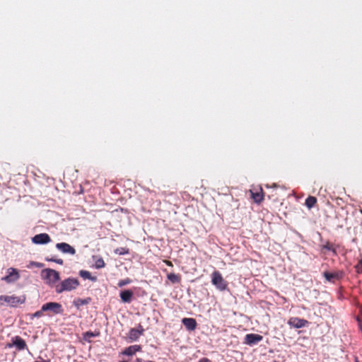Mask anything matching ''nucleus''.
Returning <instances> with one entry per match:
<instances>
[{
  "instance_id": "35",
  "label": "nucleus",
  "mask_w": 362,
  "mask_h": 362,
  "mask_svg": "<svg viewBox=\"0 0 362 362\" xmlns=\"http://www.w3.org/2000/svg\"><path fill=\"white\" fill-rule=\"evenodd\" d=\"M134 362H153L152 361H143L141 358H136Z\"/></svg>"
},
{
  "instance_id": "31",
  "label": "nucleus",
  "mask_w": 362,
  "mask_h": 362,
  "mask_svg": "<svg viewBox=\"0 0 362 362\" xmlns=\"http://www.w3.org/2000/svg\"><path fill=\"white\" fill-rule=\"evenodd\" d=\"M54 262L60 265H62L64 264V261L62 259H56Z\"/></svg>"
},
{
  "instance_id": "21",
  "label": "nucleus",
  "mask_w": 362,
  "mask_h": 362,
  "mask_svg": "<svg viewBox=\"0 0 362 362\" xmlns=\"http://www.w3.org/2000/svg\"><path fill=\"white\" fill-rule=\"evenodd\" d=\"M317 202V199L315 197L309 196L305 202V206L308 209L313 208Z\"/></svg>"
},
{
  "instance_id": "4",
  "label": "nucleus",
  "mask_w": 362,
  "mask_h": 362,
  "mask_svg": "<svg viewBox=\"0 0 362 362\" xmlns=\"http://www.w3.org/2000/svg\"><path fill=\"white\" fill-rule=\"evenodd\" d=\"M42 311L50 312L53 315H62L64 309L59 303L48 302L42 305Z\"/></svg>"
},
{
  "instance_id": "11",
  "label": "nucleus",
  "mask_w": 362,
  "mask_h": 362,
  "mask_svg": "<svg viewBox=\"0 0 362 362\" xmlns=\"http://www.w3.org/2000/svg\"><path fill=\"white\" fill-rule=\"evenodd\" d=\"M245 343L248 345H254L257 344L259 341H261L263 339L262 335L257 334H247L245 336Z\"/></svg>"
},
{
  "instance_id": "34",
  "label": "nucleus",
  "mask_w": 362,
  "mask_h": 362,
  "mask_svg": "<svg viewBox=\"0 0 362 362\" xmlns=\"http://www.w3.org/2000/svg\"><path fill=\"white\" fill-rule=\"evenodd\" d=\"M45 260L47 261V262H54L55 260H56V258H54V257H46L45 258Z\"/></svg>"
},
{
  "instance_id": "16",
  "label": "nucleus",
  "mask_w": 362,
  "mask_h": 362,
  "mask_svg": "<svg viewBox=\"0 0 362 362\" xmlns=\"http://www.w3.org/2000/svg\"><path fill=\"white\" fill-rule=\"evenodd\" d=\"M91 298L90 297L86 298H76L73 301L74 305L76 308H79L81 306L84 305H88L90 303Z\"/></svg>"
},
{
  "instance_id": "20",
  "label": "nucleus",
  "mask_w": 362,
  "mask_h": 362,
  "mask_svg": "<svg viewBox=\"0 0 362 362\" xmlns=\"http://www.w3.org/2000/svg\"><path fill=\"white\" fill-rule=\"evenodd\" d=\"M323 276L328 281H332L334 279H339L341 276L339 273H330L328 272H325Z\"/></svg>"
},
{
  "instance_id": "27",
  "label": "nucleus",
  "mask_w": 362,
  "mask_h": 362,
  "mask_svg": "<svg viewBox=\"0 0 362 362\" xmlns=\"http://www.w3.org/2000/svg\"><path fill=\"white\" fill-rule=\"evenodd\" d=\"M44 266L42 263L37 262H30L29 264L27 266L28 268H30L32 267H35L37 268H42Z\"/></svg>"
},
{
  "instance_id": "22",
  "label": "nucleus",
  "mask_w": 362,
  "mask_h": 362,
  "mask_svg": "<svg viewBox=\"0 0 362 362\" xmlns=\"http://www.w3.org/2000/svg\"><path fill=\"white\" fill-rule=\"evenodd\" d=\"M168 279L173 284H178L180 281V277L175 273H170L167 276Z\"/></svg>"
},
{
  "instance_id": "8",
  "label": "nucleus",
  "mask_w": 362,
  "mask_h": 362,
  "mask_svg": "<svg viewBox=\"0 0 362 362\" xmlns=\"http://www.w3.org/2000/svg\"><path fill=\"white\" fill-rule=\"evenodd\" d=\"M55 247L59 251L64 254L74 255L76 252L75 248L66 243H57Z\"/></svg>"
},
{
  "instance_id": "29",
  "label": "nucleus",
  "mask_w": 362,
  "mask_h": 362,
  "mask_svg": "<svg viewBox=\"0 0 362 362\" xmlns=\"http://www.w3.org/2000/svg\"><path fill=\"white\" fill-rule=\"evenodd\" d=\"M357 273H362V258L355 267Z\"/></svg>"
},
{
  "instance_id": "17",
  "label": "nucleus",
  "mask_w": 362,
  "mask_h": 362,
  "mask_svg": "<svg viewBox=\"0 0 362 362\" xmlns=\"http://www.w3.org/2000/svg\"><path fill=\"white\" fill-rule=\"evenodd\" d=\"M79 275L83 279H88L93 282H95L97 281V277L91 275L90 272L87 270H81L79 272Z\"/></svg>"
},
{
  "instance_id": "14",
  "label": "nucleus",
  "mask_w": 362,
  "mask_h": 362,
  "mask_svg": "<svg viewBox=\"0 0 362 362\" xmlns=\"http://www.w3.org/2000/svg\"><path fill=\"white\" fill-rule=\"evenodd\" d=\"M142 335L141 330H136L135 328H132L127 334V338L131 341H136Z\"/></svg>"
},
{
  "instance_id": "1",
  "label": "nucleus",
  "mask_w": 362,
  "mask_h": 362,
  "mask_svg": "<svg viewBox=\"0 0 362 362\" xmlns=\"http://www.w3.org/2000/svg\"><path fill=\"white\" fill-rule=\"evenodd\" d=\"M79 286V281L76 278L69 277L62 281L60 285L57 286L56 292L62 293L64 291H71Z\"/></svg>"
},
{
  "instance_id": "15",
  "label": "nucleus",
  "mask_w": 362,
  "mask_h": 362,
  "mask_svg": "<svg viewBox=\"0 0 362 362\" xmlns=\"http://www.w3.org/2000/svg\"><path fill=\"white\" fill-rule=\"evenodd\" d=\"M141 346L140 345H132L126 348L123 351L122 354L126 356H133L136 352L141 351Z\"/></svg>"
},
{
  "instance_id": "25",
  "label": "nucleus",
  "mask_w": 362,
  "mask_h": 362,
  "mask_svg": "<svg viewBox=\"0 0 362 362\" xmlns=\"http://www.w3.org/2000/svg\"><path fill=\"white\" fill-rule=\"evenodd\" d=\"M45 311H42V308L40 310H37V312H35V313L33 314H30V320H33V318H39V317H41L42 315H43V313Z\"/></svg>"
},
{
  "instance_id": "26",
  "label": "nucleus",
  "mask_w": 362,
  "mask_h": 362,
  "mask_svg": "<svg viewBox=\"0 0 362 362\" xmlns=\"http://www.w3.org/2000/svg\"><path fill=\"white\" fill-rule=\"evenodd\" d=\"M132 282V280L129 278H126L124 279H122V280H120L118 284H117V286L119 287H123L127 284H129L130 283Z\"/></svg>"
},
{
  "instance_id": "28",
  "label": "nucleus",
  "mask_w": 362,
  "mask_h": 362,
  "mask_svg": "<svg viewBox=\"0 0 362 362\" xmlns=\"http://www.w3.org/2000/svg\"><path fill=\"white\" fill-rule=\"evenodd\" d=\"M322 248L329 251H332L334 255L337 254L336 250L334 249L328 242L325 245H322Z\"/></svg>"
},
{
  "instance_id": "30",
  "label": "nucleus",
  "mask_w": 362,
  "mask_h": 362,
  "mask_svg": "<svg viewBox=\"0 0 362 362\" xmlns=\"http://www.w3.org/2000/svg\"><path fill=\"white\" fill-rule=\"evenodd\" d=\"M35 362H50V360H49V359L45 360L42 357L39 356V357H37V358L35 361Z\"/></svg>"
},
{
  "instance_id": "23",
  "label": "nucleus",
  "mask_w": 362,
  "mask_h": 362,
  "mask_svg": "<svg viewBox=\"0 0 362 362\" xmlns=\"http://www.w3.org/2000/svg\"><path fill=\"white\" fill-rule=\"evenodd\" d=\"M99 334H100L99 332H93L88 331V332L83 333V339L86 341H90V338L98 337V336H99Z\"/></svg>"
},
{
  "instance_id": "10",
  "label": "nucleus",
  "mask_w": 362,
  "mask_h": 362,
  "mask_svg": "<svg viewBox=\"0 0 362 362\" xmlns=\"http://www.w3.org/2000/svg\"><path fill=\"white\" fill-rule=\"evenodd\" d=\"M288 324L291 327L299 329L307 325L308 324V321L298 317H291L289 319Z\"/></svg>"
},
{
  "instance_id": "18",
  "label": "nucleus",
  "mask_w": 362,
  "mask_h": 362,
  "mask_svg": "<svg viewBox=\"0 0 362 362\" xmlns=\"http://www.w3.org/2000/svg\"><path fill=\"white\" fill-rule=\"evenodd\" d=\"M93 259H95L94 267L96 269H102L105 267V263L101 257L93 256Z\"/></svg>"
},
{
  "instance_id": "13",
  "label": "nucleus",
  "mask_w": 362,
  "mask_h": 362,
  "mask_svg": "<svg viewBox=\"0 0 362 362\" xmlns=\"http://www.w3.org/2000/svg\"><path fill=\"white\" fill-rule=\"evenodd\" d=\"M119 296L121 298V300L123 303H129L132 302L133 297H134V293L132 291L127 289V290H123L120 292Z\"/></svg>"
},
{
  "instance_id": "3",
  "label": "nucleus",
  "mask_w": 362,
  "mask_h": 362,
  "mask_svg": "<svg viewBox=\"0 0 362 362\" xmlns=\"http://www.w3.org/2000/svg\"><path fill=\"white\" fill-rule=\"evenodd\" d=\"M25 301V297H18L16 296H0V306L7 303L11 307H16L18 304H23Z\"/></svg>"
},
{
  "instance_id": "12",
  "label": "nucleus",
  "mask_w": 362,
  "mask_h": 362,
  "mask_svg": "<svg viewBox=\"0 0 362 362\" xmlns=\"http://www.w3.org/2000/svg\"><path fill=\"white\" fill-rule=\"evenodd\" d=\"M182 324L188 331H194L197 327V321L192 317H185L182 320Z\"/></svg>"
},
{
  "instance_id": "9",
  "label": "nucleus",
  "mask_w": 362,
  "mask_h": 362,
  "mask_svg": "<svg viewBox=\"0 0 362 362\" xmlns=\"http://www.w3.org/2000/svg\"><path fill=\"white\" fill-rule=\"evenodd\" d=\"M32 242L35 245H45L51 242V238L47 233H40L32 238Z\"/></svg>"
},
{
  "instance_id": "37",
  "label": "nucleus",
  "mask_w": 362,
  "mask_h": 362,
  "mask_svg": "<svg viewBox=\"0 0 362 362\" xmlns=\"http://www.w3.org/2000/svg\"><path fill=\"white\" fill-rule=\"evenodd\" d=\"M120 362H128V361H120Z\"/></svg>"
},
{
  "instance_id": "36",
  "label": "nucleus",
  "mask_w": 362,
  "mask_h": 362,
  "mask_svg": "<svg viewBox=\"0 0 362 362\" xmlns=\"http://www.w3.org/2000/svg\"><path fill=\"white\" fill-rule=\"evenodd\" d=\"M355 362H359L357 358H355Z\"/></svg>"
},
{
  "instance_id": "33",
  "label": "nucleus",
  "mask_w": 362,
  "mask_h": 362,
  "mask_svg": "<svg viewBox=\"0 0 362 362\" xmlns=\"http://www.w3.org/2000/svg\"><path fill=\"white\" fill-rule=\"evenodd\" d=\"M199 362H211V360H209V358H202Z\"/></svg>"
},
{
  "instance_id": "2",
  "label": "nucleus",
  "mask_w": 362,
  "mask_h": 362,
  "mask_svg": "<svg viewBox=\"0 0 362 362\" xmlns=\"http://www.w3.org/2000/svg\"><path fill=\"white\" fill-rule=\"evenodd\" d=\"M41 277L48 285H52L60 279L59 272L53 269H45L41 271Z\"/></svg>"
},
{
  "instance_id": "5",
  "label": "nucleus",
  "mask_w": 362,
  "mask_h": 362,
  "mask_svg": "<svg viewBox=\"0 0 362 362\" xmlns=\"http://www.w3.org/2000/svg\"><path fill=\"white\" fill-rule=\"evenodd\" d=\"M211 283L220 291H225L227 288L226 281L218 271H215L212 273Z\"/></svg>"
},
{
  "instance_id": "32",
  "label": "nucleus",
  "mask_w": 362,
  "mask_h": 362,
  "mask_svg": "<svg viewBox=\"0 0 362 362\" xmlns=\"http://www.w3.org/2000/svg\"><path fill=\"white\" fill-rule=\"evenodd\" d=\"M135 329H136V330H141V331H142V334H144V327H142V325H140V324H139V325L137 326V327H136V328H135Z\"/></svg>"
},
{
  "instance_id": "6",
  "label": "nucleus",
  "mask_w": 362,
  "mask_h": 362,
  "mask_svg": "<svg viewBox=\"0 0 362 362\" xmlns=\"http://www.w3.org/2000/svg\"><path fill=\"white\" fill-rule=\"evenodd\" d=\"M8 348L15 346L18 351H23L28 349L27 344L24 339L19 336H15L11 339V343L6 345Z\"/></svg>"
},
{
  "instance_id": "24",
  "label": "nucleus",
  "mask_w": 362,
  "mask_h": 362,
  "mask_svg": "<svg viewBox=\"0 0 362 362\" xmlns=\"http://www.w3.org/2000/svg\"><path fill=\"white\" fill-rule=\"evenodd\" d=\"M115 253L119 255H127L129 253V250L127 247H121L117 248L115 250Z\"/></svg>"
},
{
  "instance_id": "19",
  "label": "nucleus",
  "mask_w": 362,
  "mask_h": 362,
  "mask_svg": "<svg viewBox=\"0 0 362 362\" xmlns=\"http://www.w3.org/2000/svg\"><path fill=\"white\" fill-rule=\"evenodd\" d=\"M252 197L255 203H260L262 202L264 196L263 192L261 190L259 192H254L252 191H250Z\"/></svg>"
},
{
  "instance_id": "7",
  "label": "nucleus",
  "mask_w": 362,
  "mask_h": 362,
  "mask_svg": "<svg viewBox=\"0 0 362 362\" xmlns=\"http://www.w3.org/2000/svg\"><path fill=\"white\" fill-rule=\"evenodd\" d=\"M7 275L1 278V280L8 284L13 283L20 278L18 271L13 267H10L6 271Z\"/></svg>"
}]
</instances>
